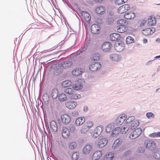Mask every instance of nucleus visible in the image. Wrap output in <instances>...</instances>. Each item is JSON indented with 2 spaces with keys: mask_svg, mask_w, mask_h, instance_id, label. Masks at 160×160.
<instances>
[{
  "mask_svg": "<svg viewBox=\"0 0 160 160\" xmlns=\"http://www.w3.org/2000/svg\"><path fill=\"white\" fill-rule=\"evenodd\" d=\"M51 68L54 69L53 74L57 76L62 73L63 71L62 63L60 62H57L55 64L51 65Z\"/></svg>",
  "mask_w": 160,
  "mask_h": 160,
  "instance_id": "f257e3e1",
  "label": "nucleus"
},
{
  "mask_svg": "<svg viewBox=\"0 0 160 160\" xmlns=\"http://www.w3.org/2000/svg\"><path fill=\"white\" fill-rule=\"evenodd\" d=\"M112 44L109 42L106 41L101 45V48L103 51L105 52L109 53L111 52Z\"/></svg>",
  "mask_w": 160,
  "mask_h": 160,
  "instance_id": "f03ea898",
  "label": "nucleus"
},
{
  "mask_svg": "<svg viewBox=\"0 0 160 160\" xmlns=\"http://www.w3.org/2000/svg\"><path fill=\"white\" fill-rule=\"evenodd\" d=\"M144 144L146 148H148L150 150H153L156 148L155 143L151 140L147 139L145 140Z\"/></svg>",
  "mask_w": 160,
  "mask_h": 160,
  "instance_id": "7ed1b4c3",
  "label": "nucleus"
},
{
  "mask_svg": "<svg viewBox=\"0 0 160 160\" xmlns=\"http://www.w3.org/2000/svg\"><path fill=\"white\" fill-rule=\"evenodd\" d=\"M139 121L137 120L132 122L130 126L127 125H125L123 128V129L124 130L125 132L128 131V129L132 130L137 127L139 125Z\"/></svg>",
  "mask_w": 160,
  "mask_h": 160,
  "instance_id": "20e7f679",
  "label": "nucleus"
},
{
  "mask_svg": "<svg viewBox=\"0 0 160 160\" xmlns=\"http://www.w3.org/2000/svg\"><path fill=\"white\" fill-rule=\"evenodd\" d=\"M108 142V139L107 138L102 136H100L98 138L97 146L98 147H103L106 145Z\"/></svg>",
  "mask_w": 160,
  "mask_h": 160,
  "instance_id": "39448f33",
  "label": "nucleus"
},
{
  "mask_svg": "<svg viewBox=\"0 0 160 160\" xmlns=\"http://www.w3.org/2000/svg\"><path fill=\"white\" fill-rule=\"evenodd\" d=\"M127 115L125 114H122L119 115L116 119L114 124H117V126H119L122 124L126 119Z\"/></svg>",
  "mask_w": 160,
  "mask_h": 160,
  "instance_id": "423d86ee",
  "label": "nucleus"
},
{
  "mask_svg": "<svg viewBox=\"0 0 160 160\" xmlns=\"http://www.w3.org/2000/svg\"><path fill=\"white\" fill-rule=\"evenodd\" d=\"M101 67V64L98 62H94L89 65V68L91 71H95L99 70Z\"/></svg>",
  "mask_w": 160,
  "mask_h": 160,
  "instance_id": "0eeeda50",
  "label": "nucleus"
},
{
  "mask_svg": "<svg viewBox=\"0 0 160 160\" xmlns=\"http://www.w3.org/2000/svg\"><path fill=\"white\" fill-rule=\"evenodd\" d=\"M103 127L102 126L100 125L95 128L93 133L92 134L93 138H96L99 136L103 131Z\"/></svg>",
  "mask_w": 160,
  "mask_h": 160,
  "instance_id": "6e6552de",
  "label": "nucleus"
},
{
  "mask_svg": "<svg viewBox=\"0 0 160 160\" xmlns=\"http://www.w3.org/2000/svg\"><path fill=\"white\" fill-rule=\"evenodd\" d=\"M61 121L64 124H68L71 121L70 116L67 114H64L62 115L61 116Z\"/></svg>",
  "mask_w": 160,
  "mask_h": 160,
  "instance_id": "1a4fd4ad",
  "label": "nucleus"
},
{
  "mask_svg": "<svg viewBox=\"0 0 160 160\" xmlns=\"http://www.w3.org/2000/svg\"><path fill=\"white\" fill-rule=\"evenodd\" d=\"M94 150L90 144L86 145L83 148V152L84 154H92L94 152Z\"/></svg>",
  "mask_w": 160,
  "mask_h": 160,
  "instance_id": "9d476101",
  "label": "nucleus"
},
{
  "mask_svg": "<svg viewBox=\"0 0 160 160\" xmlns=\"http://www.w3.org/2000/svg\"><path fill=\"white\" fill-rule=\"evenodd\" d=\"M84 80L79 79L77 83H75L72 87L73 88L76 90H78L82 89L83 88V83H84Z\"/></svg>",
  "mask_w": 160,
  "mask_h": 160,
  "instance_id": "9b49d317",
  "label": "nucleus"
},
{
  "mask_svg": "<svg viewBox=\"0 0 160 160\" xmlns=\"http://www.w3.org/2000/svg\"><path fill=\"white\" fill-rule=\"evenodd\" d=\"M130 9V6L128 4H124L120 7L118 9V12L121 14L127 11Z\"/></svg>",
  "mask_w": 160,
  "mask_h": 160,
  "instance_id": "f8f14e48",
  "label": "nucleus"
},
{
  "mask_svg": "<svg viewBox=\"0 0 160 160\" xmlns=\"http://www.w3.org/2000/svg\"><path fill=\"white\" fill-rule=\"evenodd\" d=\"M92 159V160H98L102 155V152L101 151H97L93 153Z\"/></svg>",
  "mask_w": 160,
  "mask_h": 160,
  "instance_id": "ddd939ff",
  "label": "nucleus"
},
{
  "mask_svg": "<svg viewBox=\"0 0 160 160\" xmlns=\"http://www.w3.org/2000/svg\"><path fill=\"white\" fill-rule=\"evenodd\" d=\"M82 15L84 17L85 21L88 23H90L91 17L89 14L86 11H82L80 12Z\"/></svg>",
  "mask_w": 160,
  "mask_h": 160,
  "instance_id": "4468645a",
  "label": "nucleus"
},
{
  "mask_svg": "<svg viewBox=\"0 0 160 160\" xmlns=\"http://www.w3.org/2000/svg\"><path fill=\"white\" fill-rule=\"evenodd\" d=\"M110 38L112 41H118L121 38L120 34L117 33H112L110 34Z\"/></svg>",
  "mask_w": 160,
  "mask_h": 160,
  "instance_id": "2eb2a0df",
  "label": "nucleus"
},
{
  "mask_svg": "<svg viewBox=\"0 0 160 160\" xmlns=\"http://www.w3.org/2000/svg\"><path fill=\"white\" fill-rule=\"evenodd\" d=\"M77 104L76 101H68L67 102L65 105L67 108L70 109L74 108L77 105Z\"/></svg>",
  "mask_w": 160,
  "mask_h": 160,
  "instance_id": "dca6fc26",
  "label": "nucleus"
},
{
  "mask_svg": "<svg viewBox=\"0 0 160 160\" xmlns=\"http://www.w3.org/2000/svg\"><path fill=\"white\" fill-rule=\"evenodd\" d=\"M58 89L56 88H54L52 89L51 92V96L52 99H55L57 98L58 94Z\"/></svg>",
  "mask_w": 160,
  "mask_h": 160,
  "instance_id": "f3484780",
  "label": "nucleus"
},
{
  "mask_svg": "<svg viewBox=\"0 0 160 160\" xmlns=\"http://www.w3.org/2000/svg\"><path fill=\"white\" fill-rule=\"evenodd\" d=\"M113 131L111 133V136L112 137L116 136L118 134L119 132L123 133L122 132V129L120 127H118L115 128H114Z\"/></svg>",
  "mask_w": 160,
  "mask_h": 160,
  "instance_id": "a211bd4d",
  "label": "nucleus"
},
{
  "mask_svg": "<svg viewBox=\"0 0 160 160\" xmlns=\"http://www.w3.org/2000/svg\"><path fill=\"white\" fill-rule=\"evenodd\" d=\"M85 121V118L84 117H78L76 119L75 124L76 126H78L82 124Z\"/></svg>",
  "mask_w": 160,
  "mask_h": 160,
  "instance_id": "6ab92c4d",
  "label": "nucleus"
},
{
  "mask_svg": "<svg viewBox=\"0 0 160 160\" xmlns=\"http://www.w3.org/2000/svg\"><path fill=\"white\" fill-rule=\"evenodd\" d=\"M62 67L65 69L68 68L72 64V62L70 60H68L62 62Z\"/></svg>",
  "mask_w": 160,
  "mask_h": 160,
  "instance_id": "aec40b11",
  "label": "nucleus"
},
{
  "mask_svg": "<svg viewBox=\"0 0 160 160\" xmlns=\"http://www.w3.org/2000/svg\"><path fill=\"white\" fill-rule=\"evenodd\" d=\"M70 132L68 128H63L62 132V137L65 138H67L69 136Z\"/></svg>",
  "mask_w": 160,
  "mask_h": 160,
  "instance_id": "412c9836",
  "label": "nucleus"
},
{
  "mask_svg": "<svg viewBox=\"0 0 160 160\" xmlns=\"http://www.w3.org/2000/svg\"><path fill=\"white\" fill-rule=\"evenodd\" d=\"M83 72V69L81 68H76L73 69L72 71L73 75L78 76L80 75Z\"/></svg>",
  "mask_w": 160,
  "mask_h": 160,
  "instance_id": "4be33fe9",
  "label": "nucleus"
},
{
  "mask_svg": "<svg viewBox=\"0 0 160 160\" xmlns=\"http://www.w3.org/2000/svg\"><path fill=\"white\" fill-rule=\"evenodd\" d=\"M50 128L52 131L53 132H56L57 131V125L56 122L54 120H52L50 122Z\"/></svg>",
  "mask_w": 160,
  "mask_h": 160,
  "instance_id": "5701e85b",
  "label": "nucleus"
},
{
  "mask_svg": "<svg viewBox=\"0 0 160 160\" xmlns=\"http://www.w3.org/2000/svg\"><path fill=\"white\" fill-rule=\"evenodd\" d=\"M105 8L102 6L98 7L96 9V12L98 14H103L105 12Z\"/></svg>",
  "mask_w": 160,
  "mask_h": 160,
  "instance_id": "b1692460",
  "label": "nucleus"
},
{
  "mask_svg": "<svg viewBox=\"0 0 160 160\" xmlns=\"http://www.w3.org/2000/svg\"><path fill=\"white\" fill-rule=\"evenodd\" d=\"M115 126L114 123H111L109 124L106 127V131L107 133L111 132L114 128Z\"/></svg>",
  "mask_w": 160,
  "mask_h": 160,
  "instance_id": "393cba45",
  "label": "nucleus"
},
{
  "mask_svg": "<svg viewBox=\"0 0 160 160\" xmlns=\"http://www.w3.org/2000/svg\"><path fill=\"white\" fill-rule=\"evenodd\" d=\"M58 100L61 102L66 101L67 100L66 95L64 93H61L58 96Z\"/></svg>",
  "mask_w": 160,
  "mask_h": 160,
  "instance_id": "a878e982",
  "label": "nucleus"
},
{
  "mask_svg": "<svg viewBox=\"0 0 160 160\" xmlns=\"http://www.w3.org/2000/svg\"><path fill=\"white\" fill-rule=\"evenodd\" d=\"M156 20L155 17L150 16L148 19V24L150 26H153L156 23Z\"/></svg>",
  "mask_w": 160,
  "mask_h": 160,
  "instance_id": "bb28decb",
  "label": "nucleus"
},
{
  "mask_svg": "<svg viewBox=\"0 0 160 160\" xmlns=\"http://www.w3.org/2000/svg\"><path fill=\"white\" fill-rule=\"evenodd\" d=\"M114 156L113 153L109 152L104 156L103 160H112Z\"/></svg>",
  "mask_w": 160,
  "mask_h": 160,
  "instance_id": "cd10ccee",
  "label": "nucleus"
},
{
  "mask_svg": "<svg viewBox=\"0 0 160 160\" xmlns=\"http://www.w3.org/2000/svg\"><path fill=\"white\" fill-rule=\"evenodd\" d=\"M119 55L116 54H111L110 55V59L112 61L117 62L119 60Z\"/></svg>",
  "mask_w": 160,
  "mask_h": 160,
  "instance_id": "c85d7f7f",
  "label": "nucleus"
},
{
  "mask_svg": "<svg viewBox=\"0 0 160 160\" xmlns=\"http://www.w3.org/2000/svg\"><path fill=\"white\" fill-rule=\"evenodd\" d=\"M88 126H87L85 125V123H84L81 128L80 130L81 133L82 134H85L86 133L89 129L90 128Z\"/></svg>",
  "mask_w": 160,
  "mask_h": 160,
  "instance_id": "c756f323",
  "label": "nucleus"
},
{
  "mask_svg": "<svg viewBox=\"0 0 160 160\" xmlns=\"http://www.w3.org/2000/svg\"><path fill=\"white\" fill-rule=\"evenodd\" d=\"M89 44V42H87L85 43V44L82 45L81 47V48H82V50H80L79 51H78V54H79L80 53H82L83 52L85 51L87 49Z\"/></svg>",
  "mask_w": 160,
  "mask_h": 160,
  "instance_id": "7c9ffc66",
  "label": "nucleus"
},
{
  "mask_svg": "<svg viewBox=\"0 0 160 160\" xmlns=\"http://www.w3.org/2000/svg\"><path fill=\"white\" fill-rule=\"evenodd\" d=\"M153 157L157 159H160V149L158 148L153 154Z\"/></svg>",
  "mask_w": 160,
  "mask_h": 160,
  "instance_id": "2f4dec72",
  "label": "nucleus"
},
{
  "mask_svg": "<svg viewBox=\"0 0 160 160\" xmlns=\"http://www.w3.org/2000/svg\"><path fill=\"white\" fill-rule=\"evenodd\" d=\"M43 100L45 102H46L47 104L49 102V97L46 92L43 95Z\"/></svg>",
  "mask_w": 160,
  "mask_h": 160,
  "instance_id": "473e14b6",
  "label": "nucleus"
},
{
  "mask_svg": "<svg viewBox=\"0 0 160 160\" xmlns=\"http://www.w3.org/2000/svg\"><path fill=\"white\" fill-rule=\"evenodd\" d=\"M72 82L69 80L63 81L62 83V87L66 88L69 87L72 84Z\"/></svg>",
  "mask_w": 160,
  "mask_h": 160,
  "instance_id": "72a5a7b5",
  "label": "nucleus"
},
{
  "mask_svg": "<svg viewBox=\"0 0 160 160\" xmlns=\"http://www.w3.org/2000/svg\"><path fill=\"white\" fill-rule=\"evenodd\" d=\"M126 42L127 44H129L134 42V39L131 36H128L126 38Z\"/></svg>",
  "mask_w": 160,
  "mask_h": 160,
  "instance_id": "f704fd0d",
  "label": "nucleus"
},
{
  "mask_svg": "<svg viewBox=\"0 0 160 160\" xmlns=\"http://www.w3.org/2000/svg\"><path fill=\"white\" fill-rule=\"evenodd\" d=\"M126 21L124 19H120L117 21V23L119 24V26L124 27L126 25Z\"/></svg>",
  "mask_w": 160,
  "mask_h": 160,
  "instance_id": "c9c22d12",
  "label": "nucleus"
},
{
  "mask_svg": "<svg viewBox=\"0 0 160 160\" xmlns=\"http://www.w3.org/2000/svg\"><path fill=\"white\" fill-rule=\"evenodd\" d=\"M79 157V153L77 152H73L71 156L72 160H78Z\"/></svg>",
  "mask_w": 160,
  "mask_h": 160,
  "instance_id": "e433bc0d",
  "label": "nucleus"
},
{
  "mask_svg": "<svg viewBox=\"0 0 160 160\" xmlns=\"http://www.w3.org/2000/svg\"><path fill=\"white\" fill-rule=\"evenodd\" d=\"M151 31L150 30V28H146L145 29H143L142 30V33L145 35H148L151 34Z\"/></svg>",
  "mask_w": 160,
  "mask_h": 160,
  "instance_id": "4c0bfd02",
  "label": "nucleus"
},
{
  "mask_svg": "<svg viewBox=\"0 0 160 160\" xmlns=\"http://www.w3.org/2000/svg\"><path fill=\"white\" fill-rule=\"evenodd\" d=\"M106 21L108 25H111L114 22V18L111 17H108Z\"/></svg>",
  "mask_w": 160,
  "mask_h": 160,
  "instance_id": "58836bf2",
  "label": "nucleus"
},
{
  "mask_svg": "<svg viewBox=\"0 0 160 160\" xmlns=\"http://www.w3.org/2000/svg\"><path fill=\"white\" fill-rule=\"evenodd\" d=\"M100 56L99 53H96L92 56L91 59L94 61L98 60L100 59Z\"/></svg>",
  "mask_w": 160,
  "mask_h": 160,
  "instance_id": "ea45409f",
  "label": "nucleus"
},
{
  "mask_svg": "<svg viewBox=\"0 0 160 160\" xmlns=\"http://www.w3.org/2000/svg\"><path fill=\"white\" fill-rule=\"evenodd\" d=\"M121 142H120L119 139H117L114 142L112 145V148L113 149L116 148L117 147L121 144Z\"/></svg>",
  "mask_w": 160,
  "mask_h": 160,
  "instance_id": "a19ab883",
  "label": "nucleus"
},
{
  "mask_svg": "<svg viewBox=\"0 0 160 160\" xmlns=\"http://www.w3.org/2000/svg\"><path fill=\"white\" fill-rule=\"evenodd\" d=\"M133 131V132H134L135 134H136L138 137L141 134L142 130L140 128H138Z\"/></svg>",
  "mask_w": 160,
  "mask_h": 160,
  "instance_id": "79ce46f5",
  "label": "nucleus"
},
{
  "mask_svg": "<svg viewBox=\"0 0 160 160\" xmlns=\"http://www.w3.org/2000/svg\"><path fill=\"white\" fill-rule=\"evenodd\" d=\"M124 45H119L118 47H115V49L118 52H120L123 51L125 48Z\"/></svg>",
  "mask_w": 160,
  "mask_h": 160,
  "instance_id": "37998d69",
  "label": "nucleus"
},
{
  "mask_svg": "<svg viewBox=\"0 0 160 160\" xmlns=\"http://www.w3.org/2000/svg\"><path fill=\"white\" fill-rule=\"evenodd\" d=\"M68 128L69 131V132H74L75 129L74 125L71 124L69 125Z\"/></svg>",
  "mask_w": 160,
  "mask_h": 160,
  "instance_id": "c03bdc74",
  "label": "nucleus"
},
{
  "mask_svg": "<svg viewBox=\"0 0 160 160\" xmlns=\"http://www.w3.org/2000/svg\"><path fill=\"white\" fill-rule=\"evenodd\" d=\"M64 92L67 93L69 94H73L74 91L71 88H68L65 90Z\"/></svg>",
  "mask_w": 160,
  "mask_h": 160,
  "instance_id": "a18cd8bd",
  "label": "nucleus"
},
{
  "mask_svg": "<svg viewBox=\"0 0 160 160\" xmlns=\"http://www.w3.org/2000/svg\"><path fill=\"white\" fill-rule=\"evenodd\" d=\"M146 116L148 119H151V118H153L154 117V115L153 113L148 112L146 113Z\"/></svg>",
  "mask_w": 160,
  "mask_h": 160,
  "instance_id": "49530a36",
  "label": "nucleus"
},
{
  "mask_svg": "<svg viewBox=\"0 0 160 160\" xmlns=\"http://www.w3.org/2000/svg\"><path fill=\"white\" fill-rule=\"evenodd\" d=\"M77 144L76 143L74 142H71L69 146V148L72 149H74L76 147Z\"/></svg>",
  "mask_w": 160,
  "mask_h": 160,
  "instance_id": "de8ad7c7",
  "label": "nucleus"
},
{
  "mask_svg": "<svg viewBox=\"0 0 160 160\" xmlns=\"http://www.w3.org/2000/svg\"><path fill=\"white\" fill-rule=\"evenodd\" d=\"M134 132L132 131L130 135L129 138L131 139H134L138 137L136 134H135Z\"/></svg>",
  "mask_w": 160,
  "mask_h": 160,
  "instance_id": "09e8293b",
  "label": "nucleus"
},
{
  "mask_svg": "<svg viewBox=\"0 0 160 160\" xmlns=\"http://www.w3.org/2000/svg\"><path fill=\"white\" fill-rule=\"evenodd\" d=\"M45 124L47 127V129L48 128V134H49V135H50L51 136H52V133H51L50 132V131L49 129V126L48 125V120H47V119L45 120Z\"/></svg>",
  "mask_w": 160,
  "mask_h": 160,
  "instance_id": "8fccbe9b",
  "label": "nucleus"
},
{
  "mask_svg": "<svg viewBox=\"0 0 160 160\" xmlns=\"http://www.w3.org/2000/svg\"><path fill=\"white\" fill-rule=\"evenodd\" d=\"M99 27V26L97 24H94L93 25H92L91 28V31L92 32V29L93 30H96L97 28H98Z\"/></svg>",
  "mask_w": 160,
  "mask_h": 160,
  "instance_id": "3c124183",
  "label": "nucleus"
},
{
  "mask_svg": "<svg viewBox=\"0 0 160 160\" xmlns=\"http://www.w3.org/2000/svg\"><path fill=\"white\" fill-rule=\"evenodd\" d=\"M132 153V151L130 150H128L125 152L123 155L125 157H127L129 156Z\"/></svg>",
  "mask_w": 160,
  "mask_h": 160,
  "instance_id": "603ef678",
  "label": "nucleus"
},
{
  "mask_svg": "<svg viewBox=\"0 0 160 160\" xmlns=\"http://www.w3.org/2000/svg\"><path fill=\"white\" fill-rule=\"evenodd\" d=\"M85 125H87V126H88L89 128H90L92 127L93 125V123L92 122V121H89L88 122L86 123H85Z\"/></svg>",
  "mask_w": 160,
  "mask_h": 160,
  "instance_id": "864d4df0",
  "label": "nucleus"
},
{
  "mask_svg": "<svg viewBox=\"0 0 160 160\" xmlns=\"http://www.w3.org/2000/svg\"><path fill=\"white\" fill-rule=\"evenodd\" d=\"M124 45V43H122L121 41H120V42H116L114 44V48H115V47H118L119 45Z\"/></svg>",
  "mask_w": 160,
  "mask_h": 160,
  "instance_id": "5fc2aeb1",
  "label": "nucleus"
},
{
  "mask_svg": "<svg viewBox=\"0 0 160 160\" xmlns=\"http://www.w3.org/2000/svg\"><path fill=\"white\" fill-rule=\"evenodd\" d=\"M72 115L73 117H75L78 116L79 114L78 112L77 111H75L72 112Z\"/></svg>",
  "mask_w": 160,
  "mask_h": 160,
  "instance_id": "6e6d98bb",
  "label": "nucleus"
},
{
  "mask_svg": "<svg viewBox=\"0 0 160 160\" xmlns=\"http://www.w3.org/2000/svg\"><path fill=\"white\" fill-rule=\"evenodd\" d=\"M146 22L147 21L144 19H142L141 20V23L140 24V26L142 27V26H144L145 25L144 24L146 23Z\"/></svg>",
  "mask_w": 160,
  "mask_h": 160,
  "instance_id": "4d7b16f0",
  "label": "nucleus"
},
{
  "mask_svg": "<svg viewBox=\"0 0 160 160\" xmlns=\"http://www.w3.org/2000/svg\"><path fill=\"white\" fill-rule=\"evenodd\" d=\"M81 97V96L80 94H74V96H73V98L74 99L76 100L78 99H79Z\"/></svg>",
  "mask_w": 160,
  "mask_h": 160,
  "instance_id": "13d9d810",
  "label": "nucleus"
},
{
  "mask_svg": "<svg viewBox=\"0 0 160 160\" xmlns=\"http://www.w3.org/2000/svg\"><path fill=\"white\" fill-rule=\"evenodd\" d=\"M92 33L94 34H98V32L100 31V27L98 28H97L96 30H93L92 29Z\"/></svg>",
  "mask_w": 160,
  "mask_h": 160,
  "instance_id": "bf43d9fd",
  "label": "nucleus"
},
{
  "mask_svg": "<svg viewBox=\"0 0 160 160\" xmlns=\"http://www.w3.org/2000/svg\"><path fill=\"white\" fill-rule=\"evenodd\" d=\"M122 0H116L115 3L117 5H119L122 4Z\"/></svg>",
  "mask_w": 160,
  "mask_h": 160,
  "instance_id": "052dcab7",
  "label": "nucleus"
},
{
  "mask_svg": "<svg viewBox=\"0 0 160 160\" xmlns=\"http://www.w3.org/2000/svg\"><path fill=\"white\" fill-rule=\"evenodd\" d=\"M132 122V119H131V118L130 117H129L127 119L126 121V122L127 124H129L130 122Z\"/></svg>",
  "mask_w": 160,
  "mask_h": 160,
  "instance_id": "680f3d73",
  "label": "nucleus"
},
{
  "mask_svg": "<svg viewBox=\"0 0 160 160\" xmlns=\"http://www.w3.org/2000/svg\"><path fill=\"white\" fill-rule=\"evenodd\" d=\"M67 4L68 6L73 11H75V10L74 9L73 7L71 5V4L68 3H67Z\"/></svg>",
  "mask_w": 160,
  "mask_h": 160,
  "instance_id": "e2e57ef3",
  "label": "nucleus"
},
{
  "mask_svg": "<svg viewBox=\"0 0 160 160\" xmlns=\"http://www.w3.org/2000/svg\"><path fill=\"white\" fill-rule=\"evenodd\" d=\"M157 132H154L149 135V137H157Z\"/></svg>",
  "mask_w": 160,
  "mask_h": 160,
  "instance_id": "0e129e2a",
  "label": "nucleus"
},
{
  "mask_svg": "<svg viewBox=\"0 0 160 160\" xmlns=\"http://www.w3.org/2000/svg\"><path fill=\"white\" fill-rule=\"evenodd\" d=\"M88 106H85L83 108V111L85 112H86L88 111Z\"/></svg>",
  "mask_w": 160,
  "mask_h": 160,
  "instance_id": "69168bd1",
  "label": "nucleus"
},
{
  "mask_svg": "<svg viewBox=\"0 0 160 160\" xmlns=\"http://www.w3.org/2000/svg\"><path fill=\"white\" fill-rule=\"evenodd\" d=\"M130 18L131 19H133L135 17V13L134 12H131Z\"/></svg>",
  "mask_w": 160,
  "mask_h": 160,
  "instance_id": "338daca9",
  "label": "nucleus"
},
{
  "mask_svg": "<svg viewBox=\"0 0 160 160\" xmlns=\"http://www.w3.org/2000/svg\"><path fill=\"white\" fill-rule=\"evenodd\" d=\"M150 30L151 31V34H153L156 31L155 28L153 27H152L151 29L150 28Z\"/></svg>",
  "mask_w": 160,
  "mask_h": 160,
  "instance_id": "774afa93",
  "label": "nucleus"
}]
</instances>
